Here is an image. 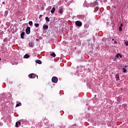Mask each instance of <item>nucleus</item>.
Here are the masks:
<instances>
[{
  "label": "nucleus",
  "mask_w": 128,
  "mask_h": 128,
  "mask_svg": "<svg viewBox=\"0 0 128 128\" xmlns=\"http://www.w3.org/2000/svg\"><path fill=\"white\" fill-rule=\"evenodd\" d=\"M76 24L77 26H82V22L80 21H76Z\"/></svg>",
  "instance_id": "f03ea898"
},
{
  "label": "nucleus",
  "mask_w": 128,
  "mask_h": 128,
  "mask_svg": "<svg viewBox=\"0 0 128 128\" xmlns=\"http://www.w3.org/2000/svg\"><path fill=\"white\" fill-rule=\"evenodd\" d=\"M36 62L38 64H42V61L40 60H36Z\"/></svg>",
  "instance_id": "0eeeda50"
},
{
  "label": "nucleus",
  "mask_w": 128,
  "mask_h": 128,
  "mask_svg": "<svg viewBox=\"0 0 128 128\" xmlns=\"http://www.w3.org/2000/svg\"><path fill=\"white\" fill-rule=\"evenodd\" d=\"M0 60H2V59L0 58Z\"/></svg>",
  "instance_id": "473e14b6"
},
{
  "label": "nucleus",
  "mask_w": 128,
  "mask_h": 128,
  "mask_svg": "<svg viewBox=\"0 0 128 128\" xmlns=\"http://www.w3.org/2000/svg\"><path fill=\"white\" fill-rule=\"evenodd\" d=\"M38 40H38V38L36 39V42H38Z\"/></svg>",
  "instance_id": "393cba45"
},
{
  "label": "nucleus",
  "mask_w": 128,
  "mask_h": 128,
  "mask_svg": "<svg viewBox=\"0 0 128 128\" xmlns=\"http://www.w3.org/2000/svg\"><path fill=\"white\" fill-rule=\"evenodd\" d=\"M38 76H37V78H38Z\"/></svg>",
  "instance_id": "72a5a7b5"
},
{
  "label": "nucleus",
  "mask_w": 128,
  "mask_h": 128,
  "mask_svg": "<svg viewBox=\"0 0 128 128\" xmlns=\"http://www.w3.org/2000/svg\"><path fill=\"white\" fill-rule=\"evenodd\" d=\"M94 4H95V6H96V4H98V2H94Z\"/></svg>",
  "instance_id": "b1692460"
},
{
  "label": "nucleus",
  "mask_w": 128,
  "mask_h": 128,
  "mask_svg": "<svg viewBox=\"0 0 128 128\" xmlns=\"http://www.w3.org/2000/svg\"><path fill=\"white\" fill-rule=\"evenodd\" d=\"M59 12L60 14H62L64 12V10L62 9V8L60 9Z\"/></svg>",
  "instance_id": "f8f14e48"
},
{
  "label": "nucleus",
  "mask_w": 128,
  "mask_h": 128,
  "mask_svg": "<svg viewBox=\"0 0 128 128\" xmlns=\"http://www.w3.org/2000/svg\"><path fill=\"white\" fill-rule=\"evenodd\" d=\"M122 70H123V72H128L126 69V68H122Z\"/></svg>",
  "instance_id": "2eb2a0df"
},
{
  "label": "nucleus",
  "mask_w": 128,
  "mask_h": 128,
  "mask_svg": "<svg viewBox=\"0 0 128 128\" xmlns=\"http://www.w3.org/2000/svg\"><path fill=\"white\" fill-rule=\"evenodd\" d=\"M120 54H116L115 58L116 60V58H120Z\"/></svg>",
  "instance_id": "4468645a"
},
{
  "label": "nucleus",
  "mask_w": 128,
  "mask_h": 128,
  "mask_svg": "<svg viewBox=\"0 0 128 128\" xmlns=\"http://www.w3.org/2000/svg\"><path fill=\"white\" fill-rule=\"evenodd\" d=\"M114 44H116V41H114Z\"/></svg>",
  "instance_id": "c756f323"
},
{
  "label": "nucleus",
  "mask_w": 128,
  "mask_h": 128,
  "mask_svg": "<svg viewBox=\"0 0 128 128\" xmlns=\"http://www.w3.org/2000/svg\"><path fill=\"white\" fill-rule=\"evenodd\" d=\"M122 26H124V24H121L120 26H121V28H122Z\"/></svg>",
  "instance_id": "a878e982"
},
{
  "label": "nucleus",
  "mask_w": 128,
  "mask_h": 128,
  "mask_svg": "<svg viewBox=\"0 0 128 128\" xmlns=\"http://www.w3.org/2000/svg\"><path fill=\"white\" fill-rule=\"evenodd\" d=\"M18 124L20 125V122H18Z\"/></svg>",
  "instance_id": "c85d7f7f"
},
{
  "label": "nucleus",
  "mask_w": 128,
  "mask_h": 128,
  "mask_svg": "<svg viewBox=\"0 0 128 128\" xmlns=\"http://www.w3.org/2000/svg\"><path fill=\"white\" fill-rule=\"evenodd\" d=\"M20 106H22V103L19 102L18 104H16V107Z\"/></svg>",
  "instance_id": "dca6fc26"
},
{
  "label": "nucleus",
  "mask_w": 128,
  "mask_h": 128,
  "mask_svg": "<svg viewBox=\"0 0 128 128\" xmlns=\"http://www.w3.org/2000/svg\"><path fill=\"white\" fill-rule=\"evenodd\" d=\"M50 56H53V58H56V54L54 52L51 54Z\"/></svg>",
  "instance_id": "9b49d317"
},
{
  "label": "nucleus",
  "mask_w": 128,
  "mask_h": 128,
  "mask_svg": "<svg viewBox=\"0 0 128 128\" xmlns=\"http://www.w3.org/2000/svg\"><path fill=\"white\" fill-rule=\"evenodd\" d=\"M116 80H120V74H117L116 75Z\"/></svg>",
  "instance_id": "423d86ee"
},
{
  "label": "nucleus",
  "mask_w": 128,
  "mask_h": 128,
  "mask_svg": "<svg viewBox=\"0 0 128 128\" xmlns=\"http://www.w3.org/2000/svg\"><path fill=\"white\" fill-rule=\"evenodd\" d=\"M16 128H18V122H16Z\"/></svg>",
  "instance_id": "412c9836"
},
{
  "label": "nucleus",
  "mask_w": 128,
  "mask_h": 128,
  "mask_svg": "<svg viewBox=\"0 0 128 128\" xmlns=\"http://www.w3.org/2000/svg\"><path fill=\"white\" fill-rule=\"evenodd\" d=\"M34 26H35L36 28H38V26H40V24H35Z\"/></svg>",
  "instance_id": "f3484780"
},
{
  "label": "nucleus",
  "mask_w": 128,
  "mask_h": 128,
  "mask_svg": "<svg viewBox=\"0 0 128 128\" xmlns=\"http://www.w3.org/2000/svg\"><path fill=\"white\" fill-rule=\"evenodd\" d=\"M28 24H30V26H32V22L30 21L29 22H28Z\"/></svg>",
  "instance_id": "6ab92c4d"
},
{
  "label": "nucleus",
  "mask_w": 128,
  "mask_h": 128,
  "mask_svg": "<svg viewBox=\"0 0 128 128\" xmlns=\"http://www.w3.org/2000/svg\"><path fill=\"white\" fill-rule=\"evenodd\" d=\"M112 40H113V41L114 40V39H112Z\"/></svg>",
  "instance_id": "2f4dec72"
},
{
  "label": "nucleus",
  "mask_w": 128,
  "mask_h": 128,
  "mask_svg": "<svg viewBox=\"0 0 128 128\" xmlns=\"http://www.w3.org/2000/svg\"><path fill=\"white\" fill-rule=\"evenodd\" d=\"M45 20H46L47 22H50V18H48V17H46Z\"/></svg>",
  "instance_id": "a211bd4d"
},
{
  "label": "nucleus",
  "mask_w": 128,
  "mask_h": 128,
  "mask_svg": "<svg viewBox=\"0 0 128 128\" xmlns=\"http://www.w3.org/2000/svg\"><path fill=\"white\" fill-rule=\"evenodd\" d=\"M24 34H26V33L24 32H22L20 34V38H22V40H24Z\"/></svg>",
  "instance_id": "39448f33"
},
{
  "label": "nucleus",
  "mask_w": 128,
  "mask_h": 128,
  "mask_svg": "<svg viewBox=\"0 0 128 128\" xmlns=\"http://www.w3.org/2000/svg\"><path fill=\"white\" fill-rule=\"evenodd\" d=\"M119 56H120V58H122V56L121 54H120Z\"/></svg>",
  "instance_id": "bb28decb"
},
{
  "label": "nucleus",
  "mask_w": 128,
  "mask_h": 128,
  "mask_svg": "<svg viewBox=\"0 0 128 128\" xmlns=\"http://www.w3.org/2000/svg\"><path fill=\"white\" fill-rule=\"evenodd\" d=\"M26 34H30V27H27L26 30Z\"/></svg>",
  "instance_id": "7ed1b4c3"
},
{
  "label": "nucleus",
  "mask_w": 128,
  "mask_h": 128,
  "mask_svg": "<svg viewBox=\"0 0 128 128\" xmlns=\"http://www.w3.org/2000/svg\"><path fill=\"white\" fill-rule=\"evenodd\" d=\"M28 76L30 78H34L36 75L34 74H30L28 75Z\"/></svg>",
  "instance_id": "20e7f679"
},
{
  "label": "nucleus",
  "mask_w": 128,
  "mask_h": 128,
  "mask_svg": "<svg viewBox=\"0 0 128 128\" xmlns=\"http://www.w3.org/2000/svg\"><path fill=\"white\" fill-rule=\"evenodd\" d=\"M125 46H128V41L125 42Z\"/></svg>",
  "instance_id": "aec40b11"
},
{
  "label": "nucleus",
  "mask_w": 128,
  "mask_h": 128,
  "mask_svg": "<svg viewBox=\"0 0 128 128\" xmlns=\"http://www.w3.org/2000/svg\"><path fill=\"white\" fill-rule=\"evenodd\" d=\"M128 68V66L125 65V66H124V68Z\"/></svg>",
  "instance_id": "cd10ccee"
},
{
  "label": "nucleus",
  "mask_w": 128,
  "mask_h": 128,
  "mask_svg": "<svg viewBox=\"0 0 128 128\" xmlns=\"http://www.w3.org/2000/svg\"><path fill=\"white\" fill-rule=\"evenodd\" d=\"M29 46H30L31 48H34V44L32 42H30L29 43Z\"/></svg>",
  "instance_id": "6e6552de"
},
{
  "label": "nucleus",
  "mask_w": 128,
  "mask_h": 128,
  "mask_svg": "<svg viewBox=\"0 0 128 128\" xmlns=\"http://www.w3.org/2000/svg\"><path fill=\"white\" fill-rule=\"evenodd\" d=\"M122 26L119 27V32H122Z\"/></svg>",
  "instance_id": "4be33fe9"
},
{
  "label": "nucleus",
  "mask_w": 128,
  "mask_h": 128,
  "mask_svg": "<svg viewBox=\"0 0 128 128\" xmlns=\"http://www.w3.org/2000/svg\"><path fill=\"white\" fill-rule=\"evenodd\" d=\"M52 82L54 84H56L58 80V78H57L56 76H53L52 79Z\"/></svg>",
  "instance_id": "f257e3e1"
},
{
  "label": "nucleus",
  "mask_w": 128,
  "mask_h": 128,
  "mask_svg": "<svg viewBox=\"0 0 128 128\" xmlns=\"http://www.w3.org/2000/svg\"><path fill=\"white\" fill-rule=\"evenodd\" d=\"M42 14L40 15L39 18L40 20V18H42Z\"/></svg>",
  "instance_id": "5701e85b"
},
{
  "label": "nucleus",
  "mask_w": 128,
  "mask_h": 128,
  "mask_svg": "<svg viewBox=\"0 0 128 128\" xmlns=\"http://www.w3.org/2000/svg\"><path fill=\"white\" fill-rule=\"evenodd\" d=\"M96 95H94V98H96Z\"/></svg>",
  "instance_id": "7c9ffc66"
},
{
  "label": "nucleus",
  "mask_w": 128,
  "mask_h": 128,
  "mask_svg": "<svg viewBox=\"0 0 128 128\" xmlns=\"http://www.w3.org/2000/svg\"><path fill=\"white\" fill-rule=\"evenodd\" d=\"M55 10H56V8L54 7L52 8V10H51L52 14H54Z\"/></svg>",
  "instance_id": "9d476101"
},
{
  "label": "nucleus",
  "mask_w": 128,
  "mask_h": 128,
  "mask_svg": "<svg viewBox=\"0 0 128 128\" xmlns=\"http://www.w3.org/2000/svg\"><path fill=\"white\" fill-rule=\"evenodd\" d=\"M48 25H44L43 26L44 30H48Z\"/></svg>",
  "instance_id": "1a4fd4ad"
},
{
  "label": "nucleus",
  "mask_w": 128,
  "mask_h": 128,
  "mask_svg": "<svg viewBox=\"0 0 128 128\" xmlns=\"http://www.w3.org/2000/svg\"><path fill=\"white\" fill-rule=\"evenodd\" d=\"M24 58H30V56L28 54H26L24 56Z\"/></svg>",
  "instance_id": "ddd939ff"
}]
</instances>
